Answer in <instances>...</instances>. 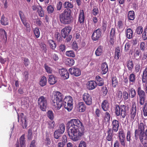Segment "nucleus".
<instances>
[{"label": "nucleus", "instance_id": "f257e3e1", "mask_svg": "<svg viewBox=\"0 0 147 147\" xmlns=\"http://www.w3.org/2000/svg\"><path fill=\"white\" fill-rule=\"evenodd\" d=\"M68 133L70 138L77 141L84 134V128L82 122L78 119H72L68 122Z\"/></svg>", "mask_w": 147, "mask_h": 147}, {"label": "nucleus", "instance_id": "f03ea898", "mask_svg": "<svg viewBox=\"0 0 147 147\" xmlns=\"http://www.w3.org/2000/svg\"><path fill=\"white\" fill-rule=\"evenodd\" d=\"M115 113L116 116H120L122 118H124L127 115L126 107L124 105H121L119 106L116 105L115 108Z\"/></svg>", "mask_w": 147, "mask_h": 147}, {"label": "nucleus", "instance_id": "7ed1b4c3", "mask_svg": "<svg viewBox=\"0 0 147 147\" xmlns=\"http://www.w3.org/2000/svg\"><path fill=\"white\" fill-rule=\"evenodd\" d=\"M61 22L65 24L70 23L72 21V17L71 15V11L65 10L60 16Z\"/></svg>", "mask_w": 147, "mask_h": 147}, {"label": "nucleus", "instance_id": "20e7f679", "mask_svg": "<svg viewBox=\"0 0 147 147\" xmlns=\"http://www.w3.org/2000/svg\"><path fill=\"white\" fill-rule=\"evenodd\" d=\"M63 105L68 111H71L73 107V99L70 96H65L63 99Z\"/></svg>", "mask_w": 147, "mask_h": 147}, {"label": "nucleus", "instance_id": "39448f33", "mask_svg": "<svg viewBox=\"0 0 147 147\" xmlns=\"http://www.w3.org/2000/svg\"><path fill=\"white\" fill-rule=\"evenodd\" d=\"M38 103L41 110L45 111L47 105V98L43 96L40 97L38 99Z\"/></svg>", "mask_w": 147, "mask_h": 147}, {"label": "nucleus", "instance_id": "423d86ee", "mask_svg": "<svg viewBox=\"0 0 147 147\" xmlns=\"http://www.w3.org/2000/svg\"><path fill=\"white\" fill-rule=\"evenodd\" d=\"M19 14L22 22L26 27V30L28 32H30V27L29 23L27 21L25 16L21 11H19Z\"/></svg>", "mask_w": 147, "mask_h": 147}, {"label": "nucleus", "instance_id": "0eeeda50", "mask_svg": "<svg viewBox=\"0 0 147 147\" xmlns=\"http://www.w3.org/2000/svg\"><path fill=\"white\" fill-rule=\"evenodd\" d=\"M18 121H20V123L23 128H26L27 126V122L26 119L24 117L23 113H21L20 115L18 114Z\"/></svg>", "mask_w": 147, "mask_h": 147}, {"label": "nucleus", "instance_id": "6e6552de", "mask_svg": "<svg viewBox=\"0 0 147 147\" xmlns=\"http://www.w3.org/2000/svg\"><path fill=\"white\" fill-rule=\"evenodd\" d=\"M62 102L52 100V106L53 109L55 111L59 110L62 106Z\"/></svg>", "mask_w": 147, "mask_h": 147}, {"label": "nucleus", "instance_id": "1a4fd4ad", "mask_svg": "<svg viewBox=\"0 0 147 147\" xmlns=\"http://www.w3.org/2000/svg\"><path fill=\"white\" fill-rule=\"evenodd\" d=\"M63 95L58 91L55 92L53 96V99L52 100L62 102L64 98Z\"/></svg>", "mask_w": 147, "mask_h": 147}, {"label": "nucleus", "instance_id": "9d476101", "mask_svg": "<svg viewBox=\"0 0 147 147\" xmlns=\"http://www.w3.org/2000/svg\"><path fill=\"white\" fill-rule=\"evenodd\" d=\"M69 71L71 74L73 75L76 77L80 76L81 73V71L79 69L75 67L70 68L69 70Z\"/></svg>", "mask_w": 147, "mask_h": 147}, {"label": "nucleus", "instance_id": "9b49d317", "mask_svg": "<svg viewBox=\"0 0 147 147\" xmlns=\"http://www.w3.org/2000/svg\"><path fill=\"white\" fill-rule=\"evenodd\" d=\"M83 99L85 103L88 105L92 104V98L89 94L85 93L83 95Z\"/></svg>", "mask_w": 147, "mask_h": 147}, {"label": "nucleus", "instance_id": "f8f14e48", "mask_svg": "<svg viewBox=\"0 0 147 147\" xmlns=\"http://www.w3.org/2000/svg\"><path fill=\"white\" fill-rule=\"evenodd\" d=\"M101 32L100 29H98L95 30L92 35V38L93 40L96 41L98 39L101 37Z\"/></svg>", "mask_w": 147, "mask_h": 147}, {"label": "nucleus", "instance_id": "ddd939ff", "mask_svg": "<svg viewBox=\"0 0 147 147\" xmlns=\"http://www.w3.org/2000/svg\"><path fill=\"white\" fill-rule=\"evenodd\" d=\"M59 72L60 76L63 79H67L69 78V74L66 69H62L59 70Z\"/></svg>", "mask_w": 147, "mask_h": 147}, {"label": "nucleus", "instance_id": "4468645a", "mask_svg": "<svg viewBox=\"0 0 147 147\" xmlns=\"http://www.w3.org/2000/svg\"><path fill=\"white\" fill-rule=\"evenodd\" d=\"M71 27L70 26L66 27L62 30V35L63 37L65 38L68 35L69 33L71 31Z\"/></svg>", "mask_w": 147, "mask_h": 147}, {"label": "nucleus", "instance_id": "2eb2a0df", "mask_svg": "<svg viewBox=\"0 0 147 147\" xmlns=\"http://www.w3.org/2000/svg\"><path fill=\"white\" fill-rule=\"evenodd\" d=\"M112 131L117 132L118 130L119 126V121L116 119H114L112 121Z\"/></svg>", "mask_w": 147, "mask_h": 147}, {"label": "nucleus", "instance_id": "dca6fc26", "mask_svg": "<svg viewBox=\"0 0 147 147\" xmlns=\"http://www.w3.org/2000/svg\"><path fill=\"white\" fill-rule=\"evenodd\" d=\"M145 132L144 126L143 123H141L139 125L138 129L135 131V137L137 136L138 134Z\"/></svg>", "mask_w": 147, "mask_h": 147}, {"label": "nucleus", "instance_id": "f3484780", "mask_svg": "<svg viewBox=\"0 0 147 147\" xmlns=\"http://www.w3.org/2000/svg\"><path fill=\"white\" fill-rule=\"evenodd\" d=\"M114 132L112 131L111 128H109L107 131V136L106 139L108 141H112L113 137V132Z\"/></svg>", "mask_w": 147, "mask_h": 147}, {"label": "nucleus", "instance_id": "a211bd4d", "mask_svg": "<svg viewBox=\"0 0 147 147\" xmlns=\"http://www.w3.org/2000/svg\"><path fill=\"white\" fill-rule=\"evenodd\" d=\"M136 76L134 73H131L129 75V87L131 85H133L134 83H135L136 81Z\"/></svg>", "mask_w": 147, "mask_h": 147}, {"label": "nucleus", "instance_id": "6ab92c4d", "mask_svg": "<svg viewBox=\"0 0 147 147\" xmlns=\"http://www.w3.org/2000/svg\"><path fill=\"white\" fill-rule=\"evenodd\" d=\"M136 104L132 105L131 110V120H133L136 115Z\"/></svg>", "mask_w": 147, "mask_h": 147}, {"label": "nucleus", "instance_id": "aec40b11", "mask_svg": "<svg viewBox=\"0 0 147 147\" xmlns=\"http://www.w3.org/2000/svg\"><path fill=\"white\" fill-rule=\"evenodd\" d=\"M109 103L108 100H104L102 103L101 107L102 109L105 111H107L109 107Z\"/></svg>", "mask_w": 147, "mask_h": 147}, {"label": "nucleus", "instance_id": "412c9836", "mask_svg": "<svg viewBox=\"0 0 147 147\" xmlns=\"http://www.w3.org/2000/svg\"><path fill=\"white\" fill-rule=\"evenodd\" d=\"M87 88L89 90H93L94 89L96 86V84L94 81H90L87 83Z\"/></svg>", "mask_w": 147, "mask_h": 147}, {"label": "nucleus", "instance_id": "4be33fe9", "mask_svg": "<svg viewBox=\"0 0 147 147\" xmlns=\"http://www.w3.org/2000/svg\"><path fill=\"white\" fill-rule=\"evenodd\" d=\"M57 81V78L53 75L49 76L48 82L50 85H53L56 83Z\"/></svg>", "mask_w": 147, "mask_h": 147}, {"label": "nucleus", "instance_id": "5701e85b", "mask_svg": "<svg viewBox=\"0 0 147 147\" xmlns=\"http://www.w3.org/2000/svg\"><path fill=\"white\" fill-rule=\"evenodd\" d=\"M85 19L84 12L83 10H81L78 16V21L80 24H82Z\"/></svg>", "mask_w": 147, "mask_h": 147}, {"label": "nucleus", "instance_id": "b1692460", "mask_svg": "<svg viewBox=\"0 0 147 147\" xmlns=\"http://www.w3.org/2000/svg\"><path fill=\"white\" fill-rule=\"evenodd\" d=\"M78 110L80 112H84L86 109V106L82 102H79L78 105Z\"/></svg>", "mask_w": 147, "mask_h": 147}, {"label": "nucleus", "instance_id": "393cba45", "mask_svg": "<svg viewBox=\"0 0 147 147\" xmlns=\"http://www.w3.org/2000/svg\"><path fill=\"white\" fill-rule=\"evenodd\" d=\"M9 21L8 18L5 17L4 15H3L1 17V24L6 26L8 25Z\"/></svg>", "mask_w": 147, "mask_h": 147}, {"label": "nucleus", "instance_id": "a878e982", "mask_svg": "<svg viewBox=\"0 0 147 147\" xmlns=\"http://www.w3.org/2000/svg\"><path fill=\"white\" fill-rule=\"evenodd\" d=\"M101 69L102 74H105L106 73L108 70V66L106 63H104L102 64Z\"/></svg>", "mask_w": 147, "mask_h": 147}, {"label": "nucleus", "instance_id": "bb28decb", "mask_svg": "<svg viewBox=\"0 0 147 147\" xmlns=\"http://www.w3.org/2000/svg\"><path fill=\"white\" fill-rule=\"evenodd\" d=\"M96 84H97L99 86H102L104 84L103 80L98 76H97L96 77Z\"/></svg>", "mask_w": 147, "mask_h": 147}, {"label": "nucleus", "instance_id": "cd10ccee", "mask_svg": "<svg viewBox=\"0 0 147 147\" xmlns=\"http://www.w3.org/2000/svg\"><path fill=\"white\" fill-rule=\"evenodd\" d=\"M48 43L51 49L54 50L56 48V44L52 40L50 39L48 40Z\"/></svg>", "mask_w": 147, "mask_h": 147}, {"label": "nucleus", "instance_id": "c85d7f7f", "mask_svg": "<svg viewBox=\"0 0 147 147\" xmlns=\"http://www.w3.org/2000/svg\"><path fill=\"white\" fill-rule=\"evenodd\" d=\"M139 136V139L141 143H143L144 140H146V138L145 135V132H141L138 134L137 136Z\"/></svg>", "mask_w": 147, "mask_h": 147}, {"label": "nucleus", "instance_id": "c756f323", "mask_svg": "<svg viewBox=\"0 0 147 147\" xmlns=\"http://www.w3.org/2000/svg\"><path fill=\"white\" fill-rule=\"evenodd\" d=\"M137 92L139 98L146 97L145 93L144 91L142 90L140 87L138 88Z\"/></svg>", "mask_w": 147, "mask_h": 147}, {"label": "nucleus", "instance_id": "7c9ffc66", "mask_svg": "<svg viewBox=\"0 0 147 147\" xmlns=\"http://www.w3.org/2000/svg\"><path fill=\"white\" fill-rule=\"evenodd\" d=\"M103 47L101 46H99L97 48L95 52V54L96 56H99L101 55L103 52Z\"/></svg>", "mask_w": 147, "mask_h": 147}, {"label": "nucleus", "instance_id": "2f4dec72", "mask_svg": "<svg viewBox=\"0 0 147 147\" xmlns=\"http://www.w3.org/2000/svg\"><path fill=\"white\" fill-rule=\"evenodd\" d=\"M47 82L46 78L45 76H43L40 78L39 81V84L41 86H45Z\"/></svg>", "mask_w": 147, "mask_h": 147}, {"label": "nucleus", "instance_id": "473e14b6", "mask_svg": "<svg viewBox=\"0 0 147 147\" xmlns=\"http://www.w3.org/2000/svg\"><path fill=\"white\" fill-rule=\"evenodd\" d=\"M126 36L128 39L132 38L133 33L132 30L130 28H128L126 30Z\"/></svg>", "mask_w": 147, "mask_h": 147}, {"label": "nucleus", "instance_id": "72a5a7b5", "mask_svg": "<svg viewBox=\"0 0 147 147\" xmlns=\"http://www.w3.org/2000/svg\"><path fill=\"white\" fill-rule=\"evenodd\" d=\"M147 80V67L144 69L142 77V81L144 82Z\"/></svg>", "mask_w": 147, "mask_h": 147}, {"label": "nucleus", "instance_id": "f704fd0d", "mask_svg": "<svg viewBox=\"0 0 147 147\" xmlns=\"http://www.w3.org/2000/svg\"><path fill=\"white\" fill-rule=\"evenodd\" d=\"M110 115L108 112H106L105 114V116L103 120V122H108L110 120Z\"/></svg>", "mask_w": 147, "mask_h": 147}, {"label": "nucleus", "instance_id": "c9c22d12", "mask_svg": "<svg viewBox=\"0 0 147 147\" xmlns=\"http://www.w3.org/2000/svg\"><path fill=\"white\" fill-rule=\"evenodd\" d=\"M128 18L130 20H133L135 18V13L133 11H130L128 12Z\"/></svg>", "mask_w": 147, "mask_h": 147}, {"label": "nucleus", "instance_id": "e433bc0d", "mask_svg": "<svg viewBox=\"0 0 147 147\" xmlns=\"http://www.w3.org/2000/svg\"><path fill=\"white\" fill-rule=\"evenodd\" d=\"M25 139L24 135H22L20 137V141L21 147H25Z\"/></svg>", "mask_w": 147, "mask_h": 147}, {"label": "nucleus", "instance_id": "4c0bfd02", "mask_svg": "<svg viewBox=\"0 0 147 147\" xmlns=\"http://www.w3.org/2000/svg\"><path fill=\"white\" fill-rule=\"evenodd\" d=\"M112 85L114 87H115L118 84L117 78L115 76L113 77L111 79Z\"/></svg>", "mask_w": 147, "mask_h": 147}, {"label": "nucleus", "instance_id": "58836bf2", "mask_svg": "<svg viewBox=\"0 0 147 147\" xmlns=\"http://www.w3.org/2000/svg\"><path fill=\"white\" fill-rule=\"evenodd\" d=\"M123 93L121 91H117L116 94V98L118 100H121L122 99Z\"/></svg>", "mask_w": 147, "mask_h": 147}, {"label": "nucleus", "instance_id": "ea45409f", "mask_svg": "<svg viewBox=\"0 0 147 147\" xmlns=\"http://www.w3.org/2000/svg\"><path fill=\"white\" fill-rule=\"evenodd\" d=\"M65 130V126L64 124H61L59 126V128L57 130L61 133L63 134Z\"/></svg>", "mask_w": 147, "mask_h": 147}, {"label": "nucleus", "instance_id": "a19ab883", "mask_svg": "<svg viewBox=\"0 0 147 147\" xmlns=\"http://www.w3.org/2000/svg\"><path fill=\"white\" fill-rule=\"evenodd\" d=\"M120 50L119 47L116 48L115 49V58L117 59H118L120 55Z\"/></svg>", "mask_w": 147, "mask_h": 147}, {"label": "nucleus", "instance_id": "79ce46f5", "mask_svg": "<svg viewBox=\"0 0 147 147\" xmlns=\"http://www.w3.org/2000/svg\"><path fill=\"white\" fill-rule=\"evenodd\" d=\"M43 141L45 145H49L51 144V141L49 138V136L46 135L45 137L44 138Z\"/></svg>", "mask_w": 147, "mask_h": 147}, {"label": "nucleus", "instance_id": "37998d69", "mask_svg": "<svg viewBox=\"0 0 147 147\" xmlns=\"http://www.w3.org/2000/svg\"><path fill=\"white\" fill-rule=\"evenodd\" d=\"M66 55L67 56L70 57H74L75 54L72 50L67 51L66 52Z\"/></svg>", "mask_w": 147, "mask_h": 147}, {"label": "nucleus", "instance_id": "c03bdc74", "mask_svg": "<svg viewBox=\"0 0 147 147\" xmlns=\"http://www.w3.org/2000/svg\"><path fill=\"white\" fill-rule=\"evenodd\" d=\"M34 34L36 38H38L40 35V32L38 28H36L34 29Z\"/></svg>", "mask_w": 147, "mask_h": 147}, {"label": "nucleus", "instance_id": "a18cd8bd", "mask_svg": "<svg viewBox=\"0 0 147 147\" xmlns=\"http://www.w3.org/2000/svg\"><path fill=\"white\" fill-rule=\"evenodd\" d=\"M0 35L2 36L3 38L5 39V38L6 40L7 39V36L6 33L5 31L2 29H0Z\"/></svg>", "mask_w": 147, "mask_h": 147}, {"label": "nucleus", "instance_id": "49530a36", "mask_svg": "<svg viewBox=\"0 0 147 147\" xmlns=\"http://www.w3.org/2000/svg\"><path fill=\"white\" fill-rule=\"evenodd\" d=\"M66 63L67 65H69L72 66L74 63V61L73 59H67L66 61Z\"/></svg>", "mask_w": 147, "mask_h": 147}, {"label": "nucleus", "instance_id": "de8ad7c7", "mask_svg": "<svg viewBox=\"0 0 147 147\" xmlns=\"http://www.w3.org/2000/svg\"><path fill=\"white\" fill-rule=\"evenodd\" d=\"M123 25L122 22L121 21H119L117 23V28L118 30H121L123 28Z\"/></svg>", "mask_w": 147, "mask_h": 147}, {"label": "nucleus", "instance_id": "09e8293b", "mask_svg": "<svg viewBox=\"0 0 147 147\" xmlns=\"http://www.w3.org/2000/svg\"><path fill=\"white\" fill-rule=\"evenodd\" d=\"M37 12L39 15L41 17H43L44 15L43 11L42 10V8L41 7H38V10H37Z\"/></svg>", "mask_w": 147, "mask_h": 147}, {"label": "nucleus", "instance_id": "8fccbe9b", "mask_svg": "<svg viewBox=\"0 0 147 147\" xmlns=\"http://www.w3.org/2000/svg\"><path fill=\"white\" fill-rule=\"evenodd\" d=\"M127 67L129 70H131L134 67V64L131 61L129 60L127 62Z\"/></svg>", "mask_w": 147, "mask_h": 147}, {"label": "nucleus", "instance_id": "3c124183", "mask_svg": "<svg viewBox=\"0 0 147 147\" xmlns=\"http://www.w3.org/2000/svg\"><path fill=\"white\" fill-rule=\"evenodd\" d=\"M48 117L51 120H53L54 117V114L51 111H49L47 112Z\"/></svg>", "mask_w": 147, "mask_h": 147}, {"label": "nucleus", "instance_id": "603ef678", "mask_svg": "<svg viewBox=\"0 0 147 147\" xmlns=\"http://www.w3.org/2000/svg\"><path fill=\"white\" fill-rule=\"evenodd\" d=\"M63 6L65 8H72L73 5L72 4L69 2H65L63 4Z\"/></svg>", "mask_w": 147, "mask_h": 147}, {"label": "nucleus", "instance_id": "864d4df0", "mask_svg": "<svg viewBox=\"0 0 147 147\" xmlns=\"http://www.w3.org/2000/svg\"><path fill=\"white\" fill-rule=\"evenodd\" d=\"M47 10L48 13H53L54 11V8L51 5H50L47 7Z\"/></svg>", "mask_w": 147, "mask_h": 147}, {"label": "nucleus", "instance_id": "5fc2aeb1", "mask_svg": "<svg viewBox=\"0 0 147 147\" xmlns=\"http://www.w3.org/2000/svg\"><path fill=\"white\" fill-rule=\"evenodd\" d=\"M99 10L96 7H94L92 11V14L94 16L97 15L99 13Z\"/></svg>", "mask_w": 147, "mask_h": 147}, {"label": "nucleus", "instance_id": "6e6d98bb", "mask_svg": "<svg viewBox=\"0 0 147 147\" xmlns=\"http://www.w3.org/2000/svg\"><path fill=\"white\" fill-rule=\"evenodd\" d=\"M141 52L140 50L138 49H135L134 55V57H138L140 54Z\"/></svg>", "mask_w": 147, "mask_h": 147}, {"label": "nucleus", "instance_id": "4d7b16f0", "mask_svg": "<svg viewBox=\"0 0 147 147\" xmlns=\"http://www.w3.org/2000/svg\"><path fill=\"white\" fill-rule=\"evenodd\" d=\"M45 68L46 71L48 73H52V70L51 68L46 64L45 65Z\"/></svg>", "mask_w": 147, "mask_h": 147}, {"label": "nucleus", "instance_id": "13d9d810", "mask_svg": "<svg viewBox=\"0 0 147 147\" xmlns=\"http://www.w3.org/2000/svg\"><path fill=\"white\" fill-rule=\"evenodd\" d=\"M59 132L57 130L55 131L54 134V138L56 139H59L61 134H62Z\"/></svg>", "mask_w": 147, "mask_h": 147}, {"label": "nucleus", "instance_id": "bf43d9fd", "mask_svg": "<svg viewBox=\"0 0 147 147\" xmlns=\"http://www.w3.org/2000/svg\"><path fill=\"white\" fill-rule=\"evenodd\" d=\"M143 110L144 116H147V102L145 104L143 108Z\"/></svg>", "mask_w": 147, "mask_h": 147}, {"label": "nucleus", "instance_id": "052dcab7", "mask_svg": "<svg viewBox=\"0 0 147 147\" xmlns=\"http://www.w3.org/2000/svg\"><path fill=\"white\" fill-rule=\"evenodd\" d=\"M131 135L130 131H128L127 134L126 139L127 141L129 142V143L131 140Z\"/></svg>", "mask_w": 147, "mask_h": 147}, {"label": "nucleus", "instance_id": "680f3d73", "mask_svg": "<svg viewBox=\"0 0 147 147\" xmlns=\"http://www.w3.org/2000/svg\"><path fill=\"white\" fill-rule=\"evenodd\" d=\"M32 130L30 129H28L27 135L28 140H30L32 139Z\"/></svg>", "mask_w": 147, "mask_h": 147}, {"label": "nucleus", "instance_id": "e2e57ef3", "mask_svg": "<svg viewBox=\"0 0 147 147\" xmlns=\"http://www.w3.org/2000/svg\"><path fill=\"white\" fill-rule=\"evenodd\" d=\"M107 26V22L106 21H103L102 25V29L104 32L106 31Z\"/></svg>", "mask_w": 147, "mask_h": 147}, {"label": "nucleus", "instance_id": "0e129e2a", "mask_svg": "<svg viewBox=\"0 0 147 147\" xmlns=\"http://www.w3.org/2000/svg\"><path fill=\"white\" fill-rule=\"evenodd\" d=\"M128 98V94L126 91H124L123 93V97L122 100L124 99V100H127Z\"/></svg>", "mask_w": 147, "mask_h": 147}, {"label": "nucleus", "instance_id": "69168bd1", "mask_svg": "<svg viewBox=\"0 0 147 147\" xmlns=\"http://www.w3.org/2000/svg\"><path fill=\"white\" fill-rule=\"evenodd\" d=\"M125 137H121L119 138V140L121 145L123 146L125 145Z\"/></svg>", "mask_w": 147, "mask_h": 147}, {"label": "nucleus", "instance_id": "338daca9", "mask_svg": "<svg viewBox=\"0 0 147 147\" xmlns=\"http://www.w3.org/2000/svg\"><path fill=\"white\" fill-rule=\"evenodd\" d=\"M40 45L41 49L44 52L46 53V52L47 49L45 45L43 43H41Z\"/></svg>", "mask_w": 147, "mask_h": 147}, {"label": "nucleus", "instance_id": "774afa93", "mask_svg": "<svg viewBox=\"0 0 147 147\" xmlns=\"http://www.w3.org/2000/svg\"><path fill=\"white\" fill-rule=\"evenodd\" d=\"M142 37L144 40L147 39V26L144 29V32L142 34Z\"/></svg>", "mask_w": 147, "mask_h": 147}]
</instances>
